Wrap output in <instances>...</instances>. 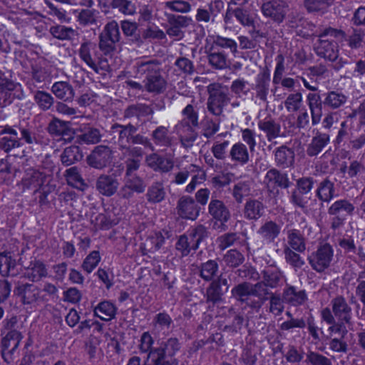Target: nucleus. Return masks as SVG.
<instances>
[{"mask_svg":"<svg viewBox=\"0 0 365 365\" xmlns=\"http://www.w3.org/2000/svg\"><path fill=\"white\" fill-rule=\"evenodd\" d=\"M257 125L259 130L266 135L269 141L279 136L280 126L271 115H267L263 119L259 120Z\"/></svg>","mask_w":365,"mask_h":365,"instance_id":"nucleus-30","label":"nucleus"},{"mask_svg":"<svg viewBox=\"0 0 365 365\" xmlns=\"http://www.w3.org/2000/svg\"><path fill=\"white\" fill-rule=\"evenodd\" d=\"M51 91L59 99L71 101L74 97V91L71 85L66 81H58L53 84Z\"/></svg>","mask_w":365,"mask_h":365,"instance_id":"nucleus-40","label":"nucleus"},{"mask_svg":"<svg viewBox=\"0 0 365 365\" xmlns=\"http://www.w3.org/2000/svg\"><path fill=\"white\" fill-rule=\"evenodd\" d=\"M145 162L154 171L163 173L170 172L174 167V162L171 158L156 153L147 155Z\"/></svg>","mask_w":365,"mask_h":365,"instance_id":"nucleus-25","label":"nucleus"},{"mask_svg":"<svg viewBox=\"0 0 365 365\" xmlns=\"http://www.w3.org/2000/svg\"><path fill=\"white\" fill-rule=\"evenodd\" d=\"M270 83V74L269 72L264 71L260 73L256 78L255 91L257 96L262 101L267 99L269 93Z\"/></svg>","mask_w":365,"mask_h":365,"instance_id":"nucleus-44","label":"nucleus"},{"mask_svg":"<svg viewBox=\"0 0 365 365\" xmlns=\"http://www.w3.org/2000/svg\"><path fill=\"white\" fill-rule=\"evenodd\" d=\"M48 31L53 38L61 41L72 40L76 36V31L73 29L63 25L52 26Z\"/></svg>","mask_w":365,"mask_h":365,"instance_id":"nucleus-55","label":"nucleus"},{"mask_svg":"<svg viewBox=\"0 0 365 365\" xmlns=\"http://www.w3.org/2000/svg\"><path fill=\"white\" fill-rule=\"evenodd\" d=\"M345 37V32L341 29L331 27L325 29L319 36L315 46L316 53L321 58L334 62L339 57V42Z\"/></svg>","mask_w":365,"mask_h":365,"instance_id":"nucleus-4","label":"nucleus"},{"mask_svg":"<svg viewBox=\"0 0 365 365\" xmlns=\"http://www.w3.org/2000/svg\"><path fill=\"white\" fill-rule=\"evenodd\" d=\"M333 255L332 247L326 243L319 246L316 252L309 256V263L313 269L317 272H322L329 267Z\"/></svg>","mask_w":365,"mask_h":365,"instance_id":"nucleus-10","label":"nucleus"},{"mask_svg":"<svg viewBox=\"0 0 365 365\" xmlns=\"http://www.w3.org/2000/svg\"><path fill=\"white\" fill-rule=\"evenodd\" d=\"M333 0H304V5L309 14H324L327 12Z\"/></svg>","mask_w":365,"mask_h":365,"instance_id":"nucleus-51","label":"nucleus"},{"mask_svg":"<svg viewBox=\"0 0 365 365\" xmlns=\"http://www.w3.org/2000/svg\"><path fill=\"white\" fill-rule=\"evenodd\" d=\"M34 100L41 110H49L54 103L53 97L51 93L38 90L34 92Z\"/></svg>","mask_w":365,"mask_h":365,"instance_id":"nucleus-58","label":"nucleus"},{"mask_svg":"<svg viewBox=\"0 0 365 365\" xmlns=\"http://www.w3.org/2000/svg\"><path fill=\"white\" fill-rule=\"evenodd\" d=\"M99 0L101 11L105 14L110 9L117 10L125 16H132L135 13L136 7L132 0H110L109 2H103Z\"/></svg>","mask_w":365,"mask_h":365,"instance_id":"nucleus-20","label":"nucleus"},{"mask_svg":"<svg viewBox=\"0 0 365 365\" xmlns=\"http://www.w3.org/2000/svg\"><path fill=\"white\" fill-rule=\"evenodd\" d=\"M120 40L118 24L115 21L108 22L99 35L98 47L105 54H111L116 48V44Z\"/></svg>","mask_w":365,"mask_h":365,"instance_id":"nucleus-6","label":"nucleus"},{"mask_svg":"<svg viewBox=\"0 0 365 365\" xmlns=\"http://www.w3.org/2000/svg\"><path fill=\"white\" fill-rule=\"evenodd\" d=\"M137 128L130 123L126 125L115 123L111 126V132L118 134V141L120 143H129L132 135L135 134Z\"/></svg>","mask_w":365,"mask_h":365,"instance_id":"nucleus-46","label":"nucleus"},{"mask_svg":"<svg viewBox=\"0 0 365 365\" xmlns=\"http://www.w3.org/2000/svg\"><path fill=\"white\" fill-rule=\"evenodd\" d=\"M207 88L209 96L207 102V110L214 115L220 116L227 104L228 97L217 83H210Z\"/></svg>","mask_w":365,"mask_h":365,"instance_id":"nucleus-8","label":"nucleus"},{"mask_svg":"<svg viewBox=\"0 0 365 365\" xmlns=\"http://www.w3.org/2000/svg\"><path fill=\"white\" fill-rule=\"evenodd\" d=\"M274 158L278 166L288 168L292 167L294 163V152L287 146H281L276 150Z\"/></svg>","mask_w":365,"mask_h":365,"instance_id":"nucleus-34","label":"nucleus"},{"mask_svg":"<svg viewBox=\"0 0 365 365\" xmlns=\"http://www.w3.org/2000/svg\"><path fill=\"white\" fill-rule=\"evenodd\" d=\"M143 155L144 150L141 147H129L127 149V157L125 161L127 176H130L133 172L139 169Z\"/></svg>","mask_w":365,"mask_h":365,"instance_id":"nucleus-27","label":"nucleus"},{"mask_svg":"<svg viewBox=\"0 0 365 365\" xmlns=\"http://www.w3.org/2000/svg\"><path fill=\"white\" fill-rule=\"evenodd\" d=\"M111 216V214L107 212L93 213L91 217V222L96 230H109L117 224L115 219L112 218Z\"/></svg>","mask_w":365,"mask_h":365,"instance_id":"nucleus-35","label":"nucleus"},{"mask_svg":"<svg viewBox=\"0 0 365 365\" xmlns=\"http://www.w3.org/2000/svg\"><path fill=\"white\" fill-rule=\"evenodd\" d=\"M250 183L246 181H240L234 185L232 196L237 202H242L245 197L250 195Z\"/></svg>","mask_w":365,"mask_h":365,"instance_id":"nucleus-63","label":"nucleus"},{"mask_svg":"<svg viewBox=\"0 0 365 365\" xmlns=\"http://www.w3.org/2000/svg\"><path fill=\"white\" fill-rule=\"evenodd\" d=\"M145 79V88L148 92L161 93L165 90L166 81L161 76L159 70L148 76Z\"/></svg>","mask_w":365,"mask_h":365,"instance_id":"nucleus-39","label":"nucleus"},{"mask_svg":"<svg viewBox=\"0 0 365 365\" xmlns=\"http://www.w3.org/2000/svg\"><path fill=\"white\" fill-rule=\"evenodd\" d=\"M229 158L235 164L240 165H246L250 159L247 146L241 142L235 143L231 147Z\"/></svg>","mask_w":365,"mask_h":365,"instance_id":"nucleus-33","label":"nucleus"},{"mask_svg":"<svg viewBox=\"0 0 365 365\" xmlns=\"http://www.w3.org/2000/svg\"><path fill=\"white\" fill-rule=\"evenodd\" d=\"M228 289V281L226 278L221 276L211 281L206 289L205 298L207 302H211L215 304L220 302L222 296Z\"/></svg>","mask_w":365,"mask_h":365,"instance_id":"nucleus-15","label":"nucleus"},{"mask_svg":"<svg viewBox=\"0 0 365 365\" xmlns=\"http://www.w3.org/2000/svg\"><path fill=\"white\" fill-rule=\"evenodd\" d=\"M315 192L321 202H329L335 197L334 183L326 178L319 184Z\"/></svg>","mask_w":365,"mask_h":365,"instance_id":"nucleus-37","label":"nucleus"},{"mask_svg":"<svg viewBox=\"0 0 365 365\" xmlns=\"http://www.w3.org/2000/svg\"><path fill=\"white\" fill-rule=\"evenodd\" d=\"M98 48L96 43L86 41L81 44L78 49L80 58L93 70L97 69V62L100 59Z\"/></svg>","mask_w":365,"mask_h":365,"instance_id":"nucleus-18","label":"nucleus"},{"mask_svg":"<svg viewBox=\"0 0 365 365\" xmlns=\"http://www.w3.org/2000/svg\"><path fill=\"white\" fill-rule=\"evenodd\" d=\"M113 159V153L107 145H97L87 157V163L96 169H103L109 165Z\"/></svg>","mask_w":365,"mask_h":365,"instance_id":"nucleus-12","label":"nucleus"},{"mask_svg":"<svg viewBox=\"0 0 365 365\" xmlns=\"http://www.w3.org/2000/svg\"><path fill=\"white\" fill-rule=\"evenodd\" d=\"M219 269L218 263L213 259H209L201 264L200 267V276L205 281L214 280Z\"/></svg>","mask_w":365,"mask_h":365,"instance_id":"nucleus-56","label":"nucleus"},{"mask_svg":"<svg viewBox=\"0 0 365 365\" xmlns=\"http://www.w3.org/2000/svg\"><path fill=\"white\" fill-rule=\"evenodd\" d=\"M30 266L26 272L29 280L36 282L47 277L48 270L42 261L36 260Z\"/></svg>","mask_w":365,"mask_h":365,"instance_id":"nucleus-47","label":"nucleus"},{"mask_svg":"<svg viewBox=\"0 0 365 365\" xmlns=\"http://www.w3.org/2000/svg\"><path fill=\"white\" fill-rule=\"evenodd\" d=\"M83 154L78 145L66 147L61 155V161L65 166L71 165L83 159Z\"/></svg>","mask_w":365,"mask_h":365,"instance_id":"nucleus-38","label":"nucleus"},{"mask_svg":"<svg viewBox=\"0 0 365 365\" xmlns=\"http://www.w3.org/2000/svg\"><path fill=\"white\" fill-rule=\"evenodd\" d=\"M231 294L235 299L252 309H259L263 304V300H256L251 298L253 297V290L252 284L249 282H244L235 285L232 289Z\"/></svg>","mask_w":365,"mask_h":365,"instance_id":"nucleus-11","label":"nucleus"},{"mask_svg":"<svg viewBox=\"0 0 365 365\" xmlns=\"http://www.w3.org/2000/svg\"><path fill=\"white\" fill-rule=\"evenodd\" d=\"M284 125L289 129V131L293 133L301 130H309L311 128L310 118L307 110L302 108L297 110L295 115H289Z\"/></svg>","mask_w":365,"mask_h":365,"instance_id":"nucleus-16","label":"nucleus"},{"mask_svg":"<svg viewBox=\"0 0 365 365\" xmlns=\"http://www.w3.org/2000/svg\"><path fill=\"white\" fill-rule=\"evenodd\" d=\"M232 17H235L236 20L243 26H250L254 24L247 6H232L228 5L224 16L225 24H231Z\"/></svg>","mask_w":365,"mask_h":365,"instance_id":"nucleus-17","label":"nucleus"},{"mask_svg":"<svg viewBox=\"0 0 365 365\" xmlns=\"http://www.w3.org/2000/svg\"><path fill=\"white\" fill-rule=\"evenodd\" d=\"M181 343L176 337H170L158 344L155 349L150 353L148 361L155 365H173L176 360L173 357L180 351Z\"/></svg>","mask_w":365,"mask_h":365,"instance_id":"nucleus-5","label":"nucleus"},{"mask_svg":"<svg viewBox=\"0 0 365 365\" xmlns=\"http://www.w3.org/2000/svg\"><path fill=\"white\" fill-rule=\"evenodd\" d=\"M20 294H22V302L24 304H31L39 298L38 289L33 284H25L20 287Z\"/></svg>","mask_w":365,"mask_h":365,"instance_id":"nucleus-61","label":"nucleus"},{"mask_svg":"<svg viewBox=\"0 0 365 365\" xmlns=\"http://www.w3.org/2000/svg\"><path fill=\"white\" fill-rule=\"evenodd\" d=\"M147 200L152 203L162 202L165 197V188L161 182L153 183L148 189L146 193Z\"/></svg>","mask_w":365,"mask_h":365,"instance_id":"nucleus-57","label":"nucleus"},{"mask_svg":"<svg viewBox=\"0 0 365 365\" xmlns=\"http://www.w3.org/2000/svg\"><path fill=\"white\" fill-rule=\"evenodd\" d=\"M237 48V43L234 39L220 36H217L214 38L210 47L214 51H219V49H223L229 53L236 52Z\"/></svg>","mask_w":365,"mask_h":365,"instance_id":"nucleus-50","label":"nucleus"},{"mask_svg":"<svg viewBox=\"0 0 365 365\" xmlns=\"http://www.w3.org/2000/svg\"><path fill=\"white\" fill-rule=\"evenodd\" d=\"M17 323L16 316L6 317L1 323V358L6 364L13 361L15 353L23 339L21 332L16 329Z\"/></svg>","mask_w":365,"mask_h":365,"instance_id":"nucleus-3","label":"nucleus"},{"mask_svg":"<svg viewBox=\"0 0 365 365\" xmlns=\"http://www.w3.org/2000/svg\"><path fill=\"white\" fill-rule=\"evenodd\" d=\"M189 21L190 19L183 16L172 15L169 16L166 29L167 34L174 40H181L185 36L182 29L189 25Z\"/></svg>","mask_w":365,"mask_h":365,"instance_id":"nucleus-21","label":"nucleus"},{"mask_svg":"<svg viewBox=\"0 0 365 365\" xmlns=\"http://www.w3.org/2000/svg\"><path fill=\"white\" fill-rule=\"evenodd\" d=\"M327 331L330 336L329 343V349L336 352H346L347 350V344L345 341L348 331L345 328L344 331L336 332L331 331V327H329Z\"/></svg>","mask_w":365,"mask_h":365,"instance_id":"nucleus-32","label":"nucleus"},{"mask_svg":"<svg viewBox=\"0 0 365 365\" xmlns=\"http://www.w3.org/2000/svg\"><path fill=\"white\" fill-rule=\"evenodd\" d=\"M281 227L275 222L269 220L264 223L259 230V235L267 241L271 242L279 236Z\"/></svg>","mask_w":365,"mask_h":365,"instance_id":"nucleus-52","label":"nucleus"},{"mask_svg":"<svg viewBox=\"0 0 365 365\" xmlns=\"http://www.w3.org/2000/svg\"><path fill=\"white\" fill-rule=\"evenodd\" d=\"M282 298L285 303L292 307L302 306L308 300L306 290L299 289L293 285L286 286L282 292Z\"/></svg>","mask_w":365,"mask_h":365,"instance_id":"nucleus-24","label":"nucleus"},{"mask_svg":"<svg viewBox=\"0 0 365 365\" xmlns=\"http://www.w3.org/2000/svg\"><path fill=\"white\" fill-rule=\"evenodd\" d=\"M168 128L160 125L157 127L152 133V138L156 145L169 146L171 140L168 135Z\"/></svg>","mask_w":365,"mask_h":365,"instance_id":"nucleus-62","label":"nucleus"},{"mask_svg":"<svg viewBox=\"0 0 365 365\" xmlns=\"http://www.w3.org/2000/svg\"><path fill=\"white\" fill-rule=\"evenodd\" d=\"M118 182L115 177L101 175L96 182V188L103 195L110 197L117 191Z\"/></svg>","mask_w":365,"mask_h":365,"instance_id":"nucleus-28","label":"nucleus"},{"mask_svg":"<svg viewBox=\"0 0 365 365\" xmlns=\"http://www.w3.org/2000/svg\"><path fill=\"white\" fill-rule=\"evenodd\" d=\"M287 5L282 0H271L264 3L261 7L262 14L277 24L282 23L287 14Z\"/></svg>","mask_w":365,"mask_h":365,"instance_id":"nucleus-14","label":"nucleus"},{"mask_svg":"<svg viewBox=\"0 0 365 365\" xmlns=\"http://www.w3.org/2000/svg\"><path fill=\"white\" fill-rule=\"evenodd\" d=\"M101 260L98 250L91 251L83 259L81 268L87 274H91L98 265Z\"/></svg>","mask_w":365,"mask_h":365,"instance_id":"nucleus-60","label":"nucleus"},{"mask_svg":"<svg viewBox=\"0 0 365 365\" xmlns=\"http://www.w3.org/2000/svg\"><path fill=\"white\" fill-rule=\"evenodd\" d=\"M16 261L9 252H0V273L3 276H9L11 271L14 269Z\"/></svg>","mask_w":365,"mask_h":365,"instance_id":"nucleus-64","label":"nucleus"},{"mask_svg":"<svg viewBox=\"0 0 365 365\" xmlns=\"http://www.w3.org/2000/svg\"><path fill=\"white\" fill-rule=\"evenodd\" d=\"M173 324L170 315L166 312L163 311L156 314L152 320L153 327L159 331H168Z\"/></svg>","mask_w":365,"mask_h":365,"instance_id":"nucleus-54","label":"nucleus"},{"mask_svg":"<svg viewBox=\"0 0 365 365\" xmlns=\"http://www.w3.org/2000/svg\"><path fill=\"white\" fill-rule=\"evenodd\" d=\"M330 307H324L320 312L322 322L331 327V331H344L346 324L351 323L352 309L344 297L338 295L330 302Z\"/></svg>","mask_w":365,"mask_h":365,"instance_id":"nucleus-1","label":"nucleus"},{"mask_svg":"<svg viewBox=\"0 0 365 365\" xmlns=\"http://www.w3.org/2000/svg\"><path fill=\"white\" fill-rule=\"evenodd\" d=\"M354 204L346 198L334 201L328 208V214L333 216L331 227L336 230L342 226L349 216L354 212Z\"/></svg>","mask_w":365,"mask_h":365,"instance_id":"nucleus-7","label":"nucleus"},{"mask_svg":"<svg viewBox=\"0 0 365 365\" xmlns=\"http://www.w3.org/2000/svg\"><path fill=\"white\" fill-rule=\"evenodd\" d=\"M93 312L94 317L108 322L115 319L118 307L111 300L103 299L93 307Z\"/></svg>","mask_w":365,"mask_h":365,"instance_id":"nucleus-23","label":"nucleus"},{"mask_svg":"<svg viewBox=\"0 0 365 365\" xmlns=\"http://www.w3.org/2000/svg\"><path fill=\"white\" fill-rule=\"evenodd\" d=\"M330 139L329 133L317 130L307 145V155L310 158L317 157L329 144Z\"/></svg>","mask_w":365,"mask_h":365,"instance_id":"nucleus-19","label":"nucleus"},{"mask_svg":"<svg viewBox=\"0 0 365 365\" xmlns=\"http://www.w3.org/2000/svg\"><path fill=\"white\" fill-rule=\"evenodd\" d=\"M264 180L267 186L273 189L277 187H287L289 179L285 174H282L277 169L272 168L266 173Z\"/></svg>","mask_w":365,"mask_h":365,"instance_id":"nucleus-36","label":"nucleus"},{"mask_svg":"<svg viewBox=\"0 0 365 365\" xmlns=\"http://www.w3.org/2000/svg\"><path fill=\"white\" fill-rule=\"evenodd\" d=\"M21 185L24 192L29 190L34 192L41 207L49 204L48 195L55 190V186L47 182L46 175L34 168H29L25 171Z\"/></svg>","mask_w":365,"mask_h":365,"instance_id":"nucleus-2","label":"nucleus"},{"mask_svg":"<svg viewBox=\"0 0 365 365\" xmlns=\"http://www.w3.org/2000/svg\"><path fill=\"white\" fill-rule=\"evenodd\" d=\"M18 130L21 137L19 140L21 141V147L24 144L38 145L41 143L39 135L36 133L34 128L26 125L18 126Z\"/></svg>","mask_w":365,"mask_h":365,"instance_id":"nucleus-43","label":"nucleus"},{"mask_svg":"<svg viewBox=\"0 0 365 365\" xmlns=\"http://www.w3.org/2000/svg\"><path fill=\"white\" fill-rule=\"evenodd\" d=\"M323 102L325 107L338 108L346 101V97L342 93L329 91L323 93Z\"/></svg>","mask_w":365,"mask_h":365,"instance_id":"nucleus-53","label":"nucleus"},{"mask_svg":"<svg viewBox=\"0 0 365 365\" xmlns=\"http://www.w3.org/2000/svg\"><path fill=\"white\" fill-rule=\"evenodd\" d=\"M202 207L190 195H182L177 203L178 214L185 220H195L200 215Z\"/></svg>","mask_w":365,"mask_h":365,"instance_id":"nucleus-13","label":"nucleus"},{"mask_svg":"<svg viewBox=\"0 0 365 365\" xmlns=\"http://www.w3.org/2000/svg\"><path fill=\"white\" fill-rule=\"evenodd\" d=\"M193 246L194 251H196L201 242L206 236V229L202 225L190 227L184 234Z\"/></svg>","mask_w":365,"mask_h":365,"instance_id":"nucleus-48","label":"nucleus"},{"mask_svg":"<svg viewBox=\"0 0 365 365\" xmlns=\"http://www.w3.org/2000/svg\"><path fill=\"white\" fill-rule=\"evenodd\" d=\"M259 38H266L265 33L256 31L253 34L252 38L244 36L239 37L240 47L242 49L250 50L249 53H250V58L251 60L257 61L260 58L259 48H261V46L258 40Z\"/></svg>","mask_w":365,"mask_h":365,"instance_id":"nucleus-22","label":"nucleus"},{"mask_svg":"<svg viewBox=\"0 0 365 365\" xmlns=\"http://www.w3.org/2000/svg\"><path fill=\"white\" fill-rule=\"evenodd\" d=\"M195 126L186 125H176V131L181 143L186 145H192L197 139V133L195 131Z\"/></svg>","mask_w":365,"mask_h":365,"instance_id":"nucleus-49","label":"nucleus"},{"mask_svg":"<svg viewBox=\"0 0 365 365\" xmlns=\"http://www.w3.org/2000/svg\"><path fill=\"white\" fill-rule=\"evenodd\" d=\"M319 92L314 91L309 93L307 96V101L310 109L312 124L316 125L319 124L322 117V108L324 102Z\"/></svg>","mask_w":365,"mask_h":365,"instance_id":"nucleus-26","label":"nucleus"},{"mask_svg":"<svg viewBox=\"0 0 365 365\" xmlns=\"http://www.w3.org/2000/svg\"><path fill=\"white\" fill-rule=\"evenodd\" d=\"M182 119L178 125L198 127L199 112L192 104H187L181 111Z\"/></svg>","mask_w":365,"mask_h":365,"instance_id":"nucleus-42","label":"nucleus"},{"mask_svg":"<svg viewBox=\"0 0 365 365\" xmlns=\"http://www.w3.org/2000/svg\"><path fill=\"white\" fill-rule=\"evenodd\" d=\"M154 343L155 339L150 331H144L140 335L138 348L140 354H146V356L143 359V365H155L153 362L152 363L148 361L150 353L153 352L156 347L153 346Z\"/></svg>","mask_w":365,"mask_h":365,"instance_id":"nucleus-31","label":"nucleus"},{"mask_svg":"<svg viewBox=\"0 0 365 365\" xmlns=\"http://www.w3.org/2000/svg\"><path fill=\"white\" fill-rule=\"evenodd\" d=\"M134 67L137 76L140 77L145 76V78L159 70L158 66L155 61L146 58L138 59L135 63Z\"/></svg>","mask_w":365,"mask_h":365,"instance_id":"nucleus-41","label":"nucleus"},{"mask_svg":"<svg viewBox=\"0 0 365 365\" xmlns=\"http://www.w3.org/2000/svg\"><path fill=\"white\" fill-rule=\"evenodd\" d=\"M262 280L271 289L278 287L282 282L283 272L277 266H269L262 271Z\"/></svg>","mask_w":365,"mask_h":365,"instance_id":"nucleus-29","label":"nucleus"},{"mask_svg":"<svg viewBox=\"0 0 365 365\" xmlns=\"http://www.w3.org/2000/svg\"><path fill=\"white\" fill-rule=\"evenodd\" d=\"M264 212L263 203L257 200H248L245 206L244 215L248 220H257Z\"/></svg>","mask_w":365,"mask_h":365,"instance_id":"nucleus-45","label":"nucleus"},{"mask_svg":"<svg viewBox=\"0 0 365 365\" xmlns=\"http://www.w3.org/2000/svg\"><path fill=\"white\" fill-rule=\"evenodd\" d=\"M217 51H212L209 48L207 55L209 64L212 68L222 70L228 66V56L225 53H217Z\"/></svg>","mask_w":365,"mask_h":365,"instance_id":"nucleus-59","label":"nucleus"},{"mask_svg":"<svg viewBox=\"0 0 365 365\" xmlns=\"http://www.w3.org/2000/svg\"><path fill=\"white\" fill-rule=\"evenodd\" d=\"M208 213L214 222V225L219 229L225 230L227 222L230 219V211L222 200L212 196L208 205Z\"/></svg>","mask_w":365,"mask_h":365,"instance_id":"nucleus-9","label":"nucleus"}]
</instances>
